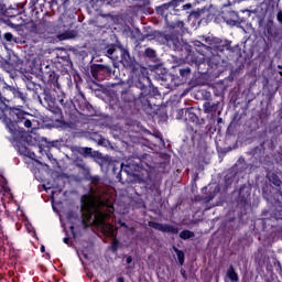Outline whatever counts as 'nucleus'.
<instances>
[{
  "instance_id": "1",
  "label": "nucleus",
  "mask_w": 282,
  "mask_h": 282,
  "mask_svg": "<svg viewBox=\"0 0 282 282\" xmlns=\"http://www.w3.org/2000/svg\"><path fill=\"white\" fill-rule=\"evenodd\" d=\"M25 85L26 89L33 93V98H37L42 107L53 113V122L56 129L68 127L69 123L65 121L63 111L64 113L72 116V111H74V104H72V101H65L64 96L56 97V95L52 94V90L44 88L41 84H36L32 79H28Z\"/></svg>"
},
{
  "instance_id": "2",
  "label": "nucleus",
  "mask_w": 282,
  "mask_h": 282,
  "mask_svg": "<svg viewBox=\"0 0 282 282\" xmlns=\"http://www.w3.org/2000/svg\"><path fill=\"white\" fill-rule=\"evenodd\" d=\"M119 52L121 56L119 63H121L126 69H129L132 85H134L137 89H142L145 96L158 94V87L153 86L151 77H149V69L140 65V63L135 61V57L131 56L129 50L119 46Z\"/></svg>"
},
{
  "instance_id": "3",
  "label": "nucleus",
  "mask_w": 282,
  "mask_h": 282,
  "mask_svg": "<svg viewBox=\"0 0 282 282\" xmlns=\"http://www.w3.org/2000/svg\"><path fill=\"white\" fill-rule=\"evenodd\" d=\"M140 95L135 98V95L131 91V89L121 90V100L124 102L128 109H131L132 105H141L142 111H145L149 116L155 118H165L166 109L164 107L156 106V109L153 110V105L151 104V98H155V96H160V90L156 88V93L154 95H144V91L140 89Z\"/></svg>"
},
{
  "instance_id": "4",
  "label": "nucleus",
  "mask_w": 282,
  "mask_h": 282,
  "mask_svg": "<svg viewBox=\"0 0 282 282\" xmlns=\"http://www.w3.org/2000/svg\"><path fill=\"white\" fill-rule=\"evenodd\" d=\"M172 29V32L167 34H164L162 32H156L154 34L159 43L166 45L170 50H173L174 52H184V50H189L191 45L182 40V34H184V22L177 21L173 23Z\"/></svg>"
},
{
  "instance_id": "5",
  "label": "nucleus",
  "mask_w": 282,
  "mask_h": 282,
  "mask_svg": "<svg viewBox=\"0 0 282 282\" xmlns=\"http://www.w3.org/2000/svg\"><path fill=\"white\" fill-rule=\"evenodd\" d=\"M10 116H15L14 121L6 117L4 124L11 133V139L13 142H21L25 138V130L23 128L19 129V124H23L26 129H32V120L28 119L30 113L21 110L20 108H12Z\"/></svg>"
},
{
  "instance_id": "6",
  "label": "nucleus",
  "mask_w": 282,
  "mask_h": 282,
  "mask_svg": "<svg viewBox=\"0 0 282 282\" xmlns=\"http://www.w3.org/2000/svg\"><path fill=\"white\" fill-rule=\"evenodd\" d=\"M28 93L19 86L9 85L4 95L0 98V109L2 111H12L17 107L23 108L28 105Z\"/></svg>"
},
{
  "instance_id": "7",
  "label": "nucleus",
  "mask_w": 282,
  "mask_h": 282,
  "mask_svg": "<svg viewBox=\"0 0 282 282\" xmlns=\"http://www.w3.org/2000/svg\"><path fill=\"white\" fill-rule=\"evenodd\" d=\"M186 51V56H185V61L186 63H188V65H191V67L193 68V73L194 74H200L202 76H204L205 74L210 73V68L208 67V62L206 61V57H199L197 56V54H195V52H193V50H185Z\"/></svg>"
},
{
  "instance_id": "8",
  "label": "nucleus",
  "mask_w": 282,
  "mask_h": 282,
  "mask_svg": "<svg viewBox=\"0 0 282 282\" xmlns=\"http://www.w3.org/2000/svg\"><path fill=\"white\" fill-rule=\"evenodd\" d=\"M50 34H55L58 41H69V39H76V36H78V31L65 30V25L63 24L48 22V35Z\"/></svg>"
},
{
  "instance_id": "9",
  "label": "nucleus",
  "mask_w": 282,
  "mask_h": 282,
  "mask_svg": "<svg viewBox=\"0 0 282 282\" xmlns=\"http://www.w3.org/2000/svg\"><path fill=\"white\" fill-rule=\"evenodd\" d=\"M90 74L94 80H97V83H102V80H106V78H110L115 72L109 65L93 64L90 65Z\"/></svg>"
},
{
  "instance_id": "10",
  "label": "nucleus",
  "mask_w": 282,
  "mask_h": 282,
  "mask_svg": "<svg viewBox=\"0 0 282 282\" xmlns=\"http://www.w3.org/2000/svg\"><path fill=\"white\" fill-rule=\"evenodd\" d=\"M26 28L32 34H37L40 39L50 37V22L47 20H42L37 24L31 21L26 24Z\"/></svg>"
},
{
  "instance_id": "11",
  "label": "nucleus",
  "mask_w": 282,
  "mask_h": 282,
  "mask_svg": "<svg viewBox=\"0 0 282 282\" xmlns=\"http://www.w3.org/2000/svg\"><path fill=\"white\" fill-rule=\"evenodd\" d=\"M195 108H183L178 110V118L185 120V122H192V124H206V120L199 119L197 113L194 112Z\"/></svg>"
},
{
  "instance_id": "12",
  "label": "nucleus",
  "mask_w": 282,
  "mask_h": 282,
  "mask_svg": "<svg viewBox=\"0 0 282 282\" xmlns=\"http://www.w3.org/2000/svg\"><path fill=\"white\" fill-rule=\"evenodd\" d=\"M205 99L206 101L203 104V111L212 116V118H217V116L221 115L219 111V101H210V93L205 91Z\"/></svg>"
},
{
  "instance_id": "13",
  "label": "nucleus",
  "mask_w": 282,
  "mask_h": 282,
  "mask_svg": "<svg viewBox=\"0 0 282 282\" xmlns=\"http://www.w3.org/2000/svg\"><path fill=\"white\" fill-rule=\"evenodd\" d=\"M72 153H75L77 155H83L84 158H93L95 162H98V160H102V154L98 151H94L91 148H83L78 145H73L70 148Z\"/></svg>"
},
{
  "instance_id": "14",
  "label": "nucleus",
  "mask_w": 282,
  "mask_h": 282,
  "mask_svg": "<svg viewBox=\"0 0 282 282\" xmlns=\"http://www.w3.org/2000/svg\"><path fill=\"white\" fill-rule=\"evenodd\" d=\"M148 226L154 230H159V232H164L166 235H180V227L175 225L162 224L151 220L148 223Z\"/></svg>"
},
{
  "instance_id": "15",
  "label": "nucleus",
  "mask_w": 282,
  "mask_h": 282,
  "mask_svg": "<svg viewBox=\"0 0 282 282\" xmlns=\"http://www.w3.org/2000/svg\"><path fill=\"white\" fill-rule=\"evenodd\" d=\"M231 41L221 40L219 37H214L210 40L209 45L215 52H235V48L231 46Z\"/></svg>"
},
{
  "instance_id": "16",
  "label": "nucleus",
  "mask_w": 282,
  "mask_h": 282,
  "mask_svg": "<svg viewBox=\"0 0 282 282\" xmlns=\"http://www.w3.org/2000/svg\"><path fill=\"white\" fill-rule=\"evenodd\" d=\"M82 208L85 210L83 214V224L91 221V218L94 217V203L89 196L84 195L82 197Z\"/></svg>"
},
{
  "instance_id": "17",
  "label": "nucleus",
  "mask_w": 282,
  "mask_h": 282,
  "mask_svg": "<svg viewBox=\"0 0 282 282\" xmlns=\"http://www.w3.org/2000/svg\"><path fill=\"white\" fill-rule=\"evenodd\" d=\"M42 80L47 83V85H52L57 89H61V84H58V74L52 70L50 66H46V70H42Z\"/></svg>"
},
{
  "instance_id": "18",
  "label": "nucleus",
  "mask_w": 282,
  "mask_h": 282,
  "mask_svg": "<svg viewBox=\"0 0 282 282\" xmlns=\"http://www.w3.org/2000/svg\"><path fill=\"white\" fill-rule=\"evenodd\" d=\"M46 1L47 0H30L29 3L28 1H25V3L22 6V12H29V14H34V12H36L39 8L41 11H43L42 8H45Z\"/></svg>"
},
{
  "instance_id": "19",
  "label": "nucleus",
  "mask_w": 282,
  "mask_h": 282,
  "mask_svg": "<svg viewBox=\"0 0 282 282\" xmlns=\"http://www.w3.org/2000/svg\"><path fill=\"white\" fill-rule=\"evenodd\" d=\"M175 74H180L181 80H188L191 74H193V66L191 64L177 65L174 67Z\"/></svg>"
},
{
  "instance_id": "20",
  "label": "nucleus",
  "mask_w": 282,
  "mask_h": 282,
  "mask_svg": "<svg viewBox=\"0 0 282 282\" xmlns=\"http://www.w3.org/2000/svg\"><path fill=\"white\" fill-rule=\"evenodd\" d=\"M249 203H250V189H248L246 186H241L239 189L237 204L240 208H246V206H248Z\"/></svg>"
},
{
  "instance_id": "21",
  "label": "nucleus",
  "mask_w": 282,
  "mask_h": 282,
  "mask_svg": "<svg viewBox=\"0 0 282 282\" xmlns=\"http://www.w3.org/2000/svg\"><path fill=\"white\" fill-rule=\"evenodd\" d=\"M118 50H120V46H118L116 44H108L104 48L105 56H107L111 61H118V58H119L118 57Z\"/></svg>"
},
{
  "instance_id": "22",
  "label": "nucleus",
  "mask_w": 282,
  "mask_h": 282,
  "mask_svg": "<svg viewBox=\"0 0 282 282\" xmlns=\"http://www.w3.org/2000/svg\"><path fill=\"white\" fill-rule=\"evenodd\" d=\"M127 169H129V165H124V163H116L113 165L112 173L113 175H117L118 182H122V171H124L126 173H129Z\"/></svg>"
},
{
  "instance_id": "23",
  "label": "nucleus",
  "mask_w": 282,
  "mask_h": 282,
  "mask_svg": "<svg viewBox=\"0 0 282 282\" xmlns=\"http://www.w3.org/2000/svg\"><path fill=\"white\" fill-rule=\"evenodd\" d=\"M85 180H86V182H90V184H91L90 193H96V188H98L102 178H100V176H98V175L91 176L88 173L85 175Z\"/></svg>"
},
{
  "instance_id": "24",
  "label": "nucleus",
  "mask_w": 282,
  "mask_h": 282,
  "mask_svg": "<svg viewBox=\"0 0 282 282\" xmlns=\"http://www.w3.org/2000/svg\"><path fill=\"white\" fill-rule=\"evenodd\" d=\"M172 8L175 10L177 7L173 1L164 3L156 8V14H161V17H169V9Z\"/></svg>"
},
{
  "instance_id": "25",
  "label": "nucleus",
  "mask_w": 282,
  "mask_h": 282,
  "mask_svg": "<svg viewBox=\"0 0 282 282\" xmlns=\"http://www.w3.org/2000/svg\"><path fill=\"white\" fill-rule=\"evenodd\" d=\"M191 17L200 19V21H204V19L208 21V19H210V11L208 9H198L197 11H193Z\"/></svg>"
},
{
  "instance_id": "26",
  "label": "nucleus",
  "mask_w": 282,
  "mask_h": 282,
  "mask_svg": "<svg viewBox=\"0 0 282 282\" xmlns=\"http://www.w3.org/2000/svg\"><path fill=\"white\" fill-rule=\"evenodd\" d=\"M48 3L51 8H54V6H56L57 10L66 11L67 8H69V0H50Z\"/></svg>"
},
{
  "instance_id": "27",
  "label": "nucleus",
  "mask_w": 282,
  "mask_h": 282,
  "mask_svg": "<svg viewBox=\"0 0 282 282\" xmlns=\"http://www.w3.org/2000/svg\"><path fill=\"white\" fill-rule=\"evenodd\" d=\"M207 61V67L210 69H217L219 67L220 57L218 55H212L209 57H205Z\"/></svg>"
},
{
  "instance_id": "28",
  "label": "nucleus",
  "mask_w": 282,
  "mask_h": 282,
  "mask_svg": "<svg viewBox=\"0 0 282 282\" xmlns=\"http://www.w3.org/2000/svg\"><path fill=\"white\" fill-rule=\"evenodd\" d=\"M21 10L12 7H7L4 9V12L2 13V17H7V19H14V17H19L21 14Z\"/></svg>"
},
{
  "instance_id": "29",
  "label": "nucleus",
  "mask_w": 282,
  "mask_h": 282,
  "mask_svg": "<svg viewBox=\"0 0 282 282\" xmlns=\"http://www.w3.org/2000/svg\"><path fill=\"white\" fill-rule=\"evenodd\" d=\"M264 34L267 36L274 37V20L272 18H269L267 23L264 24Z\"/></svg>"
},
{
  "instance_id": "30",
  "label": "nucleus",
  "mask_w": 282,
  "mask_h": 282,
  "mask_svg": "<svg viewBox=\"0 0 282 282\" xmlns=\"http://www.w3.org/2000/svg\"><path fill=\"white\" fill-rule=\"evenodd\" d=\"M227 279L231 282H239V273L235 270V265L230 264L226 272Z\"/></svg>"
},
{
  "instance_id": "31",
  "label": "nucleus",
  "mask_w": 282,
  "mask_h": 282,
  "mask_svg": "<svg viewBox=\"0 0 282 282\" xmlns=\"http://www.w3.org/2000/svg\"><path fill=\"white\" fill-rule=\"evenodd\" d=\"M156 78H158V80H161L162 83H169V80H173V75H171L166 70L158 69Z\"/></svg>"
},
{
  "instance_id": "32",
  "label": "nucleus",
  "mask_w": 282,
  "mask_h": 282,
  "mask_svg": "<svg viewBox=\"0 0 282 282\" xmlns=\"http://www.w3.org/2000/svg\"><path fill=\"white\" fill-rule=\"evenodd\" d=\"M107 217H109V215L107 213L100 212V209H97L95 212V221L99 226H105V221H107Z\"/></svg>"
},
{
  "instance_id": "33",
  "label": "nucleus",
  "mask_w": 282,
  "mask_h": 282,
  "mask_svg": "<svg viewBox=\"0 0 282 282\" xmlns=\"http://www.w3.org/2000/svg\"><path fill=\"white\" fill-rule=\"evenodd\" d=\"M267 178L273 186H281L282 182L281 178L279 177V174L275 172L269 171L267 172Z\"/></svg>"
},
{
  "instance_id": "34",
  "label": "nucleus",
  "mask_w": 282,
  "mask_h": 282,
  "mask_svg": "<svg viewBox=\"0 0 282 282\" xmlns=\"http://www.w3.org/2000/svg\"><path fill=\"white\" fill-rule=\"evenodd\" d=\"M82 111L84 116L91 117L96 113V110H94V106L89 104L88 101H85L84 107L82 108Z\"/></svg>"
},
{
  "instance_id": "35",
  "label": "nucleus",
  "mask_w": 282,
  "mask_h": 282,
  "mask_svg": "<svg viewBox=\"0 0 282 282\" xmlns=\"http://www.w3.org/2000/svg\"><path fill=\"white\" fill-rule=\"evenodd\" d=\"M180 239L183 241H188V239H193L195 237V232L188 229H184L178 234Z\"/></svg>"
},
{
  "instance_id": "36",
  "label": "nucleus",
  "mask_w": 282,
  "mask_h": 282,
  "mask_svg": "<svg viewBox=\"0 0 282 282\" xmlns=\"http://www.w3.org/2000/svg\"><path fill=\"white\" fill-rule=\"evenodd\" d=\"M172 250L175 252L180 265H184V261H185L184 251H183V250H180V249H178L177 247H175V246L172 247Z\"/></svg>"
},
{
  "instance_id": "37",
  "label": "nucleus",
  "mask_w": 282,
  "mask_h": 282,
  "mask_svg": "<svg viewBox=\"0 0 282 282\" xmlns=\"http://www.w3.org/2000/svg\"><path fill=\"white\" fill-rule=\"evenodd\" d=\"M2 39L6 43H17V37L10 32L4 33Z\"/></svg>"
},
{
  "instance_id": "38",
  "label": "nucleus",
  "mask_w": 282,
  "mask_h": 282,
  "mask_svg": "<svg viewBox=\"0 0 282 282\" xmlns=\"http://www.w3.org/2000/svg\"><path fill=\"white\" fill-rule=\"evenodd\" d=\"M271 218L276 219V221H279V219H282V206H280L273 210Z\"/></svg>"
},
{
  "instance_id": "39",
  "label": "nucleus",
  "mask_w": 282,
  "mask_h": 282,
  "mask_svg": "<svg viewBox=\"0 0 282 282\" xmlns=\"http://www.w3.org/2000/svg\"><path fill=\"white\" fill-rule=\"evenodd\" d=\"M215 195H217V193L215 191L210 192L209 191V194L205 197H203V202L205 204H210V202H213V199H215Z\"/></svg>"
},
{
  "instance_id": "40",
  "label": "nucleus",
  "mask_w": 282,
  "mask_h": 282,
  "mask_svg": "<svg viewBox=\"0 0 282 282\" xmlns=\"http://www.w3.org/2000/svg\"><path fill=\"white\" fill-rule=\"evenodd\" d=\"M215 195H217V193L215 191L210 192L209 191V194L205 197H203V202L205 204H210V202H213V199H215Z\"/></svg>"
},
{
  "instance_id": "41",
  "label": "nucleus",
  "mask_w": 282,
  "mask_h": 282,
  "mask_svg": "<svg viewBox=\"0 0 282 282\" xmlns=\"http://www.w3.org/2000/svg\"><path fill=\"white\" fill-rule=\"evenodd\" d=\"M118 248H120V240L115 238L111 242L110 250H111V252L116 253V252H118Z\"/></svg>"
},
{
  "instance_id": "42",
  "label": "nucleus",
  "mask_w": 282,
  "mask_h": 282,
  "mask_svg": "<svg viewBox=\"0 0 282 282\" xmlns=\"http://www.w3.org/2000/svg\"><path fill=\"white\" fill-rule=\"evenodd\" d=\"M74 163L76 164V167L77 169H82L83 171H85L86 169V164H85V160L80 159V158H77Z\"/></svg>"
},
{
  "instance_id": "43",
  "label": "nucleus",
  "mask_w": 282,
  "mask_h": 282,
  "mask_svg": "<svg viewBox=\"0 0 282 282\" xmlns=\"http://www.w3.org/2000/svg\"><path fill=\"white\" fill-rule=\"evenodd\" d=\"M144 56L147 57V58H155V51L153 50V48H151V47H148V48H145V51H144Z\"/></svg>"
},
{
  "instance_id": "44",
  "label": "nucleus",
  "mask_w": 282,
  "mask_h": 282,
  "mask_svg": "<svg viewBox=\"0 0 282 282\" xmlns=\"http://www.w3.org/2000/svg\"><path fill=\"white\" fill-rule=\"evenodd\" d=\"M134 208H147V205L142 198H138L134 200Z\"/></svg>"
},
{
  "instance_id": "45",
  "label": "nucleus",
  "mask_w": 282,
  "mask_h": 282,
  "mask_svg": "<svg viewBox=\"0 0 282 282\" xmlns=\"http://www.w3.org/2000/svg\"><path fill=\"white\" fill-rule=\"evenodd\" d=\"M186 132L189 134V138H191L192 140H195V133H196V131H195V128H193V126H187V127H186Z\"/></svg>"
},
{
  "instance_id": "46",
  "label": "nucleus",
  "mask_w": 282,
  "mask_h": 282,
  "mask_svg": "<svg viewBox=\"0 0 282 282\" xmlns=\"http://www.w3.org/2000/svg\"><path fill=\"white\" fill-rule=\"evenodd\" d=\"M6 2L3 0H0V17H3V12H6ZM0 39H1V31H0Z\"/></svg>"
},
{
  "instance_id": "47",
  "label": "nucleus",
  "mask_w": 282,
  "mask_h": 282,
  "mask_svg": "<svg viewBox=\"0 0 282 282\" xmlns=\"http://www.w3.org/2000/svg\"><path fill=\"white\" fill-rule=\"evenodd\" d=\"M24 155H26V158H30L31 160H34V158H36V154L34 152H24Z\"/></svg>"
},
{
  "instance_id": "48",
  "label": "nucleus",
  "mask_w": 282,
  "mask_h": 282,
  "mask_svg": "<svg viewBox=\"0 0 282 282\" xmlns=\"http://www.w3.org/2000/svg\"><path fill=\"white\" fill-rule=\"evenodd\" d=\"M194 47H206V44H204L199 41H196V42H194Z\"/></svg>"
},
{
  "instance_id": "49",
  "label": "nucleus",
  "mask_w": 282,
  "mask_h": 282,
  "mask_svg": "<svg viewBox=\"0 0 282 282\" xmlns=\"http://www.w3.org/2000/svg\"><path fill=\"white\" fill-rule=\"evenodd\" d=\"M126 263H127V265H131V263H133V257L128 256V257L126 258Z\"/></svg>"
},
{
  "instance_id": "50",
  "label": "nucleus",
  "mask_w": 282,
  "mask_h": 282,
  "mask_svg": "<svg viewBox=\"0 0 282 282\" xmlns=\"http://www.w3.org/2000/svg\"><path fill=\"white\" fill-rule=\"evenodd\" d=\"M264 3L267 6H274V3H276V0H264Z\"/></svg>"
},
{
  "instance_id": "51",
  "label": "nucleus",
  "mask_w": 282,
  "mask_h": 282,
  "mask_svg": "<svg viewBox=\"0 0 282 282\" xmlns=\"http://www.w3.org/2000/svg\"><path fill=\"white\" fill-rule=\"evenodd\" d=\"M276 19H278L279 23H281V25H282V11L278 12Z\"/></svg>"
},
{
  "instance_id": "52",
  "label": "nucleus",
  "mask_w": 282,
  "mask_h": 282,
  "mask_svg": "<svg viewBox=\"0 0 282 282\" xmlns=\"http://www.w3.org/2000/svg\"><path fill=\"white\" fill-rule=\"evenodd\" d=\"M181 274H182V276H183V279H188V275H186V270H184V269H181Z\"/></svg>"
},
{
  "instance_id": "53",
  "label": "nucleus",
  "mask_w": 282,
  "mask_h": 282,
  "mask_svg": "<svg viewBox=\"0 0 282 282\" xmlns=\"http://www.w3.org/2000/svg\"><path fill=\"white\" fill-rule=\"evenodd\" d=\"M192 6L191 3L184 4L183 10H191Z\"/></svg>"
},
{
  "instance_id": "54",
  "label": "nucleus",
  "mask_w": 282,
  "mask_h": 282,
  "mask_svg": "<svg viewBox=\"0 0 282 282\" xmlns=\"http://www.w3.org/2000/svg\"><path fill=\"white\" fill-rule=\"evenodd\" d=\"M227 23H229L230 25H236L237 24V20H227Z\"/></svg>"
},
{
  "instance_id": "55",
  "label": "nucleus",
  "mask_w": 282,
  "mask_h": 282,
  "mask_svg": "<svg viewBox=\"0 0 282 282\" xmlns=\"http://www.w3.org/2000/svg\"><path fill=\"white\" fill-rule=\"evenodd\" d=\"M184 0H172V3L177 8V3H182Z\"/></svg>"
},
{
  "instance_id": "56",
  "label": "nucleus",
  "mask_w": 282,
  "mask_h": 282,
  "mask_svg": "<svg viewBox=\"0 0 282 282\" xmlns=\"http://www.w3.org/2000/svg\"><path fill=\"white\" fill-rule=\"evenodd\" d=\"M158 188H160V185H151L150 186V191H156Z\"/></svg>"
},
{
  "instance_id": "57",
  "label": "nucleus",
  "mask_w": 282,
  "mask_h": 282,
  "mask_svg": "<svg viewBox=\"0 0 282 282\" xmlns=\"http://www.w3.org/2000/svg\"><path fill=\"white\" fill-rule=\"evenodd\" d=\"M224 122V119L221 117L217 118V124H221Z\"/></svg>"
},
{
  "instance_id": "58",
  "label": "nucleus",
  "mask_w": 282,
  "mask_h": 282,
  "mask_svg": "<svg viewBox=\"0 0 282 282\" xmlns=\"http://www.w3.org/2000/svg\"><path fill=\"white\" fill-rule=\"evenodd\" d=\"M63 241H64L66 245H69V238H68V237L63 238Z\"/></svg>"
},
{
  "instance_id": "59",
  "label": "nucleus",
  "mask_w": 282,
  "mask_h": 282,
  "mask_svg": "<svg viewBox=\"0 0 282 282\" xmlns=\"http://www.w3.org/2000/svg\"><path fill=\"white\" fill-rule=\"evenodd\" d=\"M243 163V162H246V160L243 159V158H240L238 161H237V163L239 164V163Z\"/></svg>"
},
{
  "instance_id": "60",
  "label": "nucleus",
  "mask_w": 282,
  "mask_h": 282,
  "mask_svg": "<svg viewBox=\"0 0 282 282\" xmlns=\"http://www.w3.org/2000/svg\"><path fill=\"white\" fill-rule=\"evenodd\" d=\"M40 250H41V252H45V246L42 245V246L40 247Z\"/></svg>"
},
{
  "instance_id": "61",
  "label": "nucleus",
  "mask_w": 282,
  "mask_h": 282,
  "mask_svg": "<svg viewBox=\"0 0 282 282\" xmlns=\"http://www.w3.org/2000/svg\"><path fill=\"white\" fill-rule=\"evenodd\" d=\"M107 1H108L109 6H113V3H116V1H113V0H107Z\"/></svg>"
},
{
  "instance_id": "62",
  "label": "nucleus",
  "mask_w": 282,
  "mask_h": 282,
  "mask_svg": "<svg viewBox=\"0 0 282 282\" xmlns=\"http://www.w3.org/2000/svg\"><path fill=\"white\" fill-rule=\"evenodd\" d=\"M57 144H58V141H53L52 142V147H57Z\"/></svg>"
},
{
  "instance_id": "63",
  "label": "nucleus",
  "mask_w": 282,
  "mask_h": 282,
  "mask_svg": "<svg viewBox=\"0 0 282 282\" xmlns=\"http://www.w3.org/2000/svg\"><path fill=\"white\" fill-rule=\"evenodd\" d=\"M3 189H4L6 193H8L10 191V187L3 186Z\"/></svg>"
},
{
  "instance_id": "64",
  "label": "nucleus",
  "mask_w": 282,
  "mask_h": 282,
  "mask_svg": "<svg viewBox=\"0 0 282 282\" xmlns=\"http://www.w3.org/2000/svg\"><path fill=\"white\" fill-rule=\"evenodd\" d=\"M118 282H124V278H119Z\"/></svg>"
}]
</instances>
